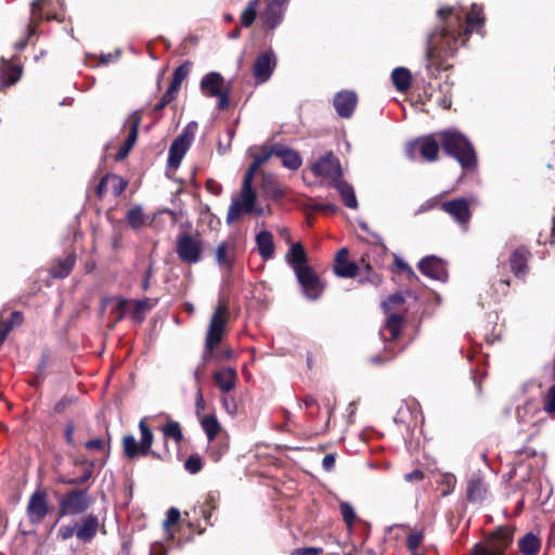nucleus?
Segmentation results:
<instances>
[{"instance_id":"f257e3e1","label":"nucleus","mask_w":555,"mask_h":555,"mask_svg":"<svg viewBox=\"0 0 555 555\" xmlns=\"http://www.w3.org/2000/svg\"><path fill=\"white\" fill-rule=\"evenodd\" d=\"M438 26L427 38V68L430 72L446 69L447 57L464 44L472 33H482L485 23L482 8L473 3L465 13L460 8H440L437 11Z\"/></svg>"},{"instance_id":"f03ea898","label":"nucleus","mask_w":555,"mask_h":555,"mask_svg":"<svg viewBox=\"0 0 555 555\" xmlns=\"http://www.w3.org/2000/svg\"><path fill=\"white\" fill-rule=\"evenodd\" d=\"M444 152L454 157L461 167L466 170L474 169L477 156L469 140L455 129L443 130L438 133Z\"/></svg>"},{"instance_id":"7ed1b4c3","label":"nucleus","mask_w":555,"mask_h":555,"mask_svg":"<svg viewBox=\"0 0 555 555\" xmlns=\"http://www.w3.org/2000/svg\"><path fill=\"white\" fill-rule=\"evenodd\" d=\"M257 195L253 189V184L242 182V189L237 196L232 198L227 215V223L231 224L236 221L243 214H263L262 207L256 206Z\"/></svg>"},{"instance_id":"20e7f679","label":"nucleus","mask_w":555,"mask_h":555,"mask_svg":"<svg viewBox=\"0 0 555 555\" xmlns=\"http://www.w3.org/2000/svg\"><path fill=\"white\" fill-rule=\"evenodd\" d=\"M229 321V308L224 301H219L207 328L205 337V357L211 354L215 348L221 343Z\"/></svg>"},{"instance_id":"39448f33","label":"nucleus","mask_w":555,"mask_h":555,"mask_svg":"<svg viewBox=\"0 0 555 555\" xmlns=\"http://www.w3.org/2000/svg\"><path fill=\"white\" fill-rule=\"evenodd\" d=\"M139 429L141 433L140 441L132 435H127L122 438V448L125 455L128 459H134L137 456H146L149 454L156 455L155 452L151 451L154 435L151 429L146 426L145 418H142L139 423Z\"/></svg>"},{"instance_id":"423d86ee","label":"nucleus","mask_w":555,"mask_h":555,"mask_svg":"<svg viewBox=\"0 0 555 555\" xmlns=\"http://www.w3.org/2000/svg\"><path fill=\"white\" fill-rule=\"evenodd\" d=\"M403 302L404 297L399 293L389 296L387 300L383 301L382 307L384 311L389 313L379 331V335L384 340H393L400 335L404 318L398 313H390V310L393 306L402 305Z\"/></svg>"},{"instance_id":"0eeeda50","label":"nucleus","mask_w":555,"mask_h":555,"mask_svg":"<svg viewBox=\"0 0 555 555\" xmlns=\"http://www.w3.org/2000/svg\"><path fill=\"white\" fill-rule=\"evenodd\" d=\"M201 90L204 95L218 99V108L228 107L230 88L220 73L206 74L201 80Z\"/></svg>"},{"instance_id":"6e6552de","label":"nucleus","mask_w":555,"mask_h":555,"mask_svg":"<svg viewBox=\"0 0 555 555\" xmlns=\"http://www.w3.org/2000/svg\"><path fill=\"white\" fill-rule=\"evenodd\" d=\"M176 251L181 261L197 263L202 259L203 243L198 235L180 233L177 237Z\"/></svg>"},{"instance_id":"1a4fd4ad","label":"nucleus","mask_w":555,"mask_h":555,"mask_svg":"<svg viewBox=\"0 0 555 555\" xmlns=\"http://www.w3.org/2000/svg\"><path fill=\"white\" fill-rule=\"evenodd\" d=\"M60 515H80L91 505V499L87 490L72 489L60 500Z\"/></svg>"},{"instance_id":"9d476101","label":"nucleus","mask_w":555,"mask_h":555,"mask_svg":"<svg viewBox=\"0 0 555 555\" xmlns=\"http://www.w3.org/2000/svg\"><path fill=\"white\" fill-rule=\"evenodd\" d=\"M196 122H190L179 134L169 147L168 153V166L171 168H178L181 164L185 153L190 149L194 140V130L196 129Z\"/></svg>"},{"instance_id":"9b49d317","label":"nucleus","mask_w":555,"mask_h":555,"mask_svg":"<svg viewBox=\"0 0 555 555\" xmlns=\"http://www.w3.org/2000/svg\"><path fill=\"white\" fill-rule=\"evenodd\" d=\"M420 153L422 158L428 163L436 162L439 154V141L435 134L418 138L406 146V156L414 160Z\"/></svg>"},{"instance_id":"f8f14e48","label":"nucleus","mask_w":555,"mask_h":555,"mask_svg":"<svg viewBox=\"0 0 555 555\" xmlns=\"http://www.w3.org/2000/svg\"><path fill=\"white\" fill-rule=\"evenodd\" d=\"M440 208L448 214L464 232L468 231L472 219L470 201L465 197L453 198L441 203Z\"/></svg>"},{"instance_id":"ddd939ff","label":"nucleus","mask_w":555,"mask_h":555,"mask_svg":"<svg viewBox=\"0 0 555 555\" xmlns=\"http://www.w3.org/2000/svg\"><path fill=\"white\" fill-rule=\"evenodd\" d=\"M314 176L331 179L333 184L343 177V170L339 160L333 152H327L321 156L312 166Z\"/></svg>"},{"instance_id":"4468645a","label":"nucleus","mask_w":555,"mask_h":555,"mask_svg":"<svg viewBox=\"0 0 555 555\" xmlns=\"http://www.w3.org/2000/svg\"><path fill=\"white\" fill-rule=\"evenodd\" d=\"M49 514V502L47 493L37 489L29 496L26 515L31 525H39Z\"/></svg>"},{"instance_id":"2eb2a0df","label":"nucleus","mask_w":555,"mask_h":555,"mask_svg":"<svg viewBox=\"0 0 555 555\" xmlns=\"http://www.w3.org/2000/svg\"><path fill=\"white\" fill-rule=\"evenodd\" d=\"M295 274L298 283L301 286L304 295L308 299L315 300L322 295L324 286L311 267L304 269Z\"/></svg>"},{"instance_id":"dca6fc26","label":"nucleus","mask_w":555,"mask_h":555,"mask_svg":"<svg viewBox=\"0 0 555 555\" xmlns=\"http://www.w3.org/2000/svg\"><path fill=\"white\" fill-rule=\"evenodd\" d=\"M289 0H269L262 13V25L266 30H273L283 21Z\"/></svg>"},{"instance_id":"f3484780","label":"nucleus","mask_w":555,"mask_h":555,"mask_svg":"<svg viewBox=\"0 0 555 555\" xmlns=\"http://www.w3.org/2000/svg\"><path fill=\"white\" fill-rule=\"evenodd\" d=\"M237 257V241L235 237H228L216 248L215 259L217 264L231 271Z\"/></svg>"},{"instance_id":"a211bd4d","label":"nucleus","mask_w":555,"mask_h":555,"mask_svg":"<svg viewBox=\"0 0 555 555\" xmlns=\"http://www.w3.org/2000/svg\"><path fill=\"white\" fill-rule=\"evenodd\" d=\"M417 267L424 275H426L433 280L443 282L448 278V272H447L444 263L442 262L441 259H439L436 256L424 257L418 262Z\"/></svg>"},{"instance_id":"6ab92c4d","label":"nucleus","mask_w":555,"mask_h":555,"mask_svg":"<svg viewBox=\"0 0 555 555\" xmlns=\"http://www.w3.org/2000/svg\"><path fill=\"white\" fill-rule=\"evenodd\" d=\"M358 103V96L353 91H339L333 100L336 113L343 118L352 116Z\"/></svg>"},{"instance_id":"aec40b11","label":"nucleus","mask_w":555,"mask_h":555,"mask_svg":"<svg viewBox=\"0 0 555 555\" xmlns=\"http://www.w3.org/2000/svg\"><path fill=\"white\" fill-rule=\"evenodd\" d=\"M275 67V57L272 52L261 53L254 63V76L259 83L267 81Z\"/></svg>"},{"instance_id":"412c9836","label":"nucleus","mask_w":555,"mask_h":555,"mask_svg":"<svg viewBox=\"0 0 555 555\" xmlns=\"http://www.w3.org/2000/svg\"><path fill=\"white\" fill-rule=\"evenodd\" d=\"M543 408L534 399L527 400L522 405L517 408L516 415L520 423L535 425L542 421L541 414Z\"/></svg>"},{"instance_id":"4be33fe9","label":"nucleus","mask_w":555,"mask_h":555,"mask_svg":"<svg viewBox=\"0 0 555 555\" xmlns=\"http://www.w3.org/2000/svg\"><path fill=\"white\" fill-rule=\"evenodd\" d=\"M75 525L77 539L83 543H89L96 535L99 519L96 516L89 514L75 522Z\"/></svg>"},{"instance_id":"5701e85b","label":"nucleus","mask_w":555,"mask_h":555,"mask_svg":"<svg viewBox=\"0 0 555 555\" xmlns=\"http://www.w3.org/2000/svg\"><path fill=\"white\" fill-rule=\"evenodd\" d=\"M271 153L272 156L274 155L281 158L283 166L287 169L297 170L302 164V159L299 153L287 147L286 145L273 144L271 146Z\"/></svg>"},{"instance_id":"b1692460","label":"nucleus","mask_w":555,"mask_h":555,"mask_svg":"<svg viewBox=\"0 0 555 555\" xmlns=\"http://www.w3.org/2000/svg\"><path fill=\"white\" fill-rule=\"evenodd\" d=\"M509 543V535L504 533L500 538L492 540L489 545L476 544L472 555H503Z\"/></svg>"},{"instance_id":"393cba45","label":"nucleus","mask_w":555,"mask_h":555,"mask_svg":"<svg viewBox=\"0 0 555 555\" xmlns=\"http://www.w3.org/2000/svg\"><path fill=\"white\" fill-rule=\"evenodd\" d=\"M22 76V67L17 64L0 60V82L4 87L16 83Z\"/></svg>"},{"instance_id":"a878e982","label":"nucleus","mask_w":555,"mask_h":555,"mask_svg":"<svg viewBox=\"0 0 555 555\" xmlns=\"http://www.w3.org/2000/svg\"><path fill=\"white\" fill-rule=\"evenodd\" d=\"M530 257V251L521 246L514 250L509 257L511 270L517 278H522L527 273V263Z\"/></svg>"},{"instance_id":"bb28decb","label":"nucleus","mask_w":555,"mask_h":555,"mask_svg":"<svg viewBox=\"0 0 555 555\" xmlns=\"http://www.w3.org/2000/svg\"><path fill=\"white\" fill-rule=\"evenodd\" d=\"M212 376L219 389L227 393L234 389L237 372L235 369L229 366L216 371Z\"/></svg>"},{"instance_id":"cd10ccee","label":"nucleus","mask_w":555,"mask_h":555,"mask_svg":"<svg viewBox=\"0 0 555 555\" xmlns=\"http://www.w3.org/2000/svg\"><path fill=\"white\" fill-rule=\"evenodd\" d=\"M286 261L291 264L295 273L309 268L306 251L300 243H295L289 247L286 254Z\"/></svg>"},{"instance_id":"c85d7f7f","label":"nucleus","mask_w":555,"mask_h":555,"mask_svg":"<svg viewBox=\"0 0 555 555\" xmlns=\"http://www.w3.org/2000/svg\"><path fill=\"white\" fill-rule=\"evenodd\" d=\"M255 240L260 257L263 260L273 258L275 247L272 233L267 230L260 231Z\"/></svg>"},{"instance_id":"c756f323","label":"nucleus","mask_w":555,"mask_h":555,"mask_svg":"<svg viewBox=\"0 0 555 555\" xmlns=\"http://www.w3.org/2000/svg\"><path fill=\"white\" fill-rule=\"evenodd\" d=\"M518 547L522 555H538L541 548V540L533 532H528L519 539Z\"/></svg>"},{"instance_id":"7c9ffc66","label":"nucleus","mask_w":555,"mask_h":555,"mask_svg":"<svg viewBox=\"0 0 555 555\" xmlns=\"http://www.w3.org/2000/svg\"><path fill=\"white\" fill-rule=\"evenodd\" d=\"M334 186L339 192V194H340V196H341V198L344 201V204L348 208H351V209H357L358 208V201H357V197H356V193H354L353 186L351 184H349L348 182H346L345 180H343L340 178L339 180H337L334 183Z\"/></svg>"},{"instance_id":"2f4dec72","label":"nucleus","mask_w":555,"mask_h":555,"mask_svg":"<svg viewBox=\"0 0 555 555\" xmlns=\"http://www.w3.org/2000/svg\"><path fill=\"white\" fill-rule=\"evenodd\" d=\"M487 494L486 483L479 477H472L467 485V499L470 502H479Z\"/></svg>"},{"instance_id":"473e14b6","label":"nucleus","mask_w":555,"mask_h":555,"mask_svg":"<svg viewBox=\"0 0 555 555\" xmlns=\"http://www.w3.org/2000/svg\"><path fill=\"white\" fill-rule=\"evenodd\" d=\"M391 80L398 91L404 92L411 86L412 76L405 67H397L391 73Z\"/></svg>"},{"instance_id":"72a5a7b5","label":"nucleus","mask_w":555,"mask_h":555,"mask_svg":"<svg viewBox=\"0 0 555 555\" xmlns=\"http://www.w3.org/2000/svg\"><path fill=\"white\" fill-rule=\"evenodd\" d=\"M75 262V254H70L64 259H59L56 264L51 269V275L56 279L66 278L72 272Z\"/></svg>"},{"instance_id":"f704fd0d","label":"nucleus","mask_w":555,"mask_h":555,"mask_svg":"<svg viewBox=\"0 0 555 555\" xmlns=\"http://www.w3.org/2000/svg\"><path fill=\"white\" fill-rule=\"evenodd\" d=\"M271 156H272L271 149L267 152L256 155L253 163L250 164V166L248 167V169L244 176L243 182L253 184V180H254L256 172L266 162L269 160V158Z\"/></svg>"},{"instance_id":"c9c22d12","label":"nucleus","mask_w":555,"mask_h":555,"mask_svg":"<svg viewBox=\"0 0 555 555\" xmlns=\"http://www.w3.org/2000/svg\"><path fill=\"white\" fill-rule=\"evenodd\" d=\"M140 121H141V116L138 112L132 113L127 120V124L129 126V132H128L127 139L125 140L124 144L130 149H132V146L134 145V143L137 141Z\"/></svg>"},{"instance_id":"e433bc0d","label":"nucleus","mask_w":555,"mask_h":555,"mask_svg":"<svg viewBox=\"0 0 555 555\" xmlns=\"http://www.w3.org/2000/svg\"><path fill=\"white\" fill-rule=\"evenodd\" d=\"M191 67L192 63L190 61H185L173 70L172 78L169 85L170 87H172V90L179 91L181 83L189 76Z\"/></svg>"},{"instance_id":"4c0bfd02","label":"nucleus","mask_w":555,"mask_h":555,"mask_svg":"<svg viewBox=\"0 0 555 555\" xmlns=\"http://www.w3.org/2000/svg\"><path fill=\"white\" fill-rule=\"evenodd\" d=\"M201 425L209 441H212L220 431V424L214 414L205 415Z\"/></svg>"},{"instance_id":"58836bf2","label":"nucleus","mask_w":555,"mask_h":555,"mask_svg":"<svg viewBox=\"0 0 555 555\" xmlns=\"http://www.w3.org/2000/svg\"><path fill=\"white\" fill-rule=\"evenodd\" d=\"M153 306L154 305L149 298L131 302V318L137 322H141L144 319V314L146 313V311L151 310Z\"/></svg>"},{"instance_id":"ea45409f","label":"nucleus","mask_w":555,"mask_h":555,"mask_svg":"<svg viewBox=\"0 0 555 555\" xmlns=\"http://www.w3.org/2000/svg\"><path fill=\"white\" fill-rule=\"evenodd\" d=\"M126 218L129 225L134 230L142 228L146 222V217L143 212V209L139 205L131 207L127 211Z\"/></svg>"},{"instance_id":"a19ab883","label":"nucleus","mask_w":555,"mask_h":555,"mask_svg":"<svg viewBox=\"0 0 555 555\" xmlns=\"http://www.w3.org/2000/svg\"><path fill=\"white\" fill-rule=\"evenodd\" d=\"M162 433L165 438L172 439L176 443H180L183 440V434L180 424L175 421L167 422L162 427Z\"/></svg>"},{"instance_id":"79ce46f5","label":"nucleus","mask_w":555,"mask_h":555,"mask_svg":"<svg viewBox=\"0 0 555 555\" xmlns=\"http://www.w3.org/2000/svg\"><path fill=\"white\" fill-rule=\"evenodd\" d=\"M542 408L543 412L550 416H555V384L551 386L542 396Z\"/></svg>"},{"instance_id":"37998d69","label":"nucleus","mask_w":555,"mask_h":555,"mask_svg":"<svg viewBox=\"0 0 555 555\" xmlns=\"http://www.w3.org/2000/svg\"><path fill=\"white\" fill-rule=\"evenodd\" d=\"M23 322V315L21 312H13L11 318L7 322H0V345L5 340L8 334L13 330L15 325H20Z\"/></svg>"},{"instance_id":"c03bdc74","label":"nucleus","mask_w":555,"mask_h":555,"mask_svg":"<svg viewBox=\"0 0 555 555\" xmlns=\"http://www.w3.org/2000/svg\"><path fill=\"white\" fill-rule=\"evenodd\" d=\"M334 273L339 278H354L358 274V266L353 261H344L334 264Z\"/></svg>"},{"instance_id":"a18cd8bd","label":"nucleus","mask_w":555,"mask_h":555,"mask_svg":"<svg viewBox=\"0 0 555 555\" xmlns=\"http://www.w3.org/2000/svg\"><path fill=\"white\" fill-rule=\"evenodd\" d=\"M259 0H250L241 14V24L243 27H249L253 25L257 17V8Z\"/></svg>"},{"instance_id":"49530a36","label":"nucleus","mask_w":555,"mask_h":555,"mask_svg":"<svg viewBox=\"0 0 555 555\" xmlns=\"http://www.w3.org/2000/svg\"><path fill=\"white\" fill-rule=\"evenodd\" d=\"M50 5V0H34L31 2V20L33 21H36V20H40V18H46V20H54V18H57L56 15H50L49 13L47 14H41V11L49 7Z\"/></svg>"},{"instance_id":"de8ad7c7","label":"nucleus","mask_w":555,"mask_h":555,"mask_svg":"<svg viewBox=\"0 0 555 555\" xmlns=\"http://www.w3.org/2000/svg\"><path fill=\"white\" fill-rule=\"evenodd\" d=\"M339 509L348 529L351 530L357 519L353 506L348 502H341L339 505Z\"/></svg>"},{"instance_id":"09e8293b","label":"nucleus","mask_w":555,"mask_h":555,"mask_svg":"<svg viewBox=\"0 0 555 555\" xmlns=\"http://www.w3.org/2000/svg\"><path fill=\"white\" fill-rule=\"evenodd\" d=\"M424 534L420 530H414L408 534L406 546L410 552H417L418 547L423 543Z\"/></svg>"},{"instance_id":"8fccbe9b","label":"nucleus","mask_w":555,"mask_h":555,"mask_svg":"<svg viewBox=\"0 0 555 555\" xmlns=\"http://www.w3.org/2000/svg\"><path fill=\"white\" fill-rule=\"evenodd\" d=\"M184 468L190 474H196V473L201 472V469L203 468V462H202L201 456L197 454L190 455L186 459V461L184 462Z\"/></svg>"},{"instance_id":"3c124183","label":"nucleus","mask_w":555,"mask_h":555,"mask_svg":"<svg viewBox=\"0 0 555 555\" xmlns=\"http://www.w3.org/2000/svg\"><path fill=\"white\" fill-rule=\"evenodd\" d=\"M92 476V468H87L85 470V473L77 477V478H65V477H62L60 478V482L64 483V485H83L85 482H87Z\"/></svg>"},{"instance_id":"603ef678","label":"nucleus","mask_w":555,"mask_h":555,"mask_svg":"<svg viewBox=\"0 0 555 555\" xmlns=\"http://www.w3.org/2000/svg\"><path fill=\"white\" fill-rule=\"evenodd\" d=\"M76 535V525H63L57 530V538L62 541L68 540Z\"/></svg>"},{"instance_id":"864d4df0","label":"nucleus","mask_w":555,"mask_h":555,"mask_svg":"<svg viewBox=\"0 0 555 555\" xmlns=\"http://www.w3.org/2000/svg\"><path fill=\"white\" fill-rule=\"evenodd\" d=\"M178 90H172V87L169 86L167 91L163 94L160 101L156 105L157 109L164 108L166 105H168L177 95Z\"/></svg>"},{"instance_id":"5fc2aeb1","label":"nucleus","mask_w":555,"mask_h":555,"mask_svg":"<svg viewBox=\"0 0 555 555\" xmlns=\"http://www.w3.org/2000/svg\"><path fill=\"white\" fill-rule=\"evenodd\" d=\"M180 519V512L176 507H170L167 512L166 519L164 520L163 525L165 528H168L169 526L178 522Z\"/></svg>"},{"instance_id":"6e6d98bb","label":"nucleus","mask_w":555,"mask_h":555,"mask_svg":"<svg viewBox=\"0 0 555 555\" xmlns=\"http://www.w3.org/2000/svg\"><path fill=\"white\" fill-rule=\"evenodd\" d=\"M111 181L114 183L115 195H120L126 189L127 182L117 176H111Z\"/></svg>"},{"instance_id":"4d7b16f0","label":"nucleus","mask_w":555,"mask_h":555,"mask_svg":"<svg viewBox=\"0 0 555 555\" xmlns=\"http://www.w3.org/2000/svg\"><path fill=\"white\" fill-rule=\"evenodd\" d=\"M322 550L319 547H300L292 552L291 555H320Z\"/></svg>"},{"instance_id":"13d9d810","label":"nucleus","mask_w":555,"mask_h":555,"mask_svg":"<svg viewBox=\"0 0 555 555\" xmlns=\"http://www.w3.org/2000/svg\"><path fill=\"white\" fill-rule=\"evenodd\" d=\"M438 203H439V197L438 196H434L431 198H428L426 202H424L421 205V207L418 209V212L429 211V210L436 208Z\"/></svg>"},{"instance_id":"bf43d9fd","label":"nucleus","mask_w":555,"mask_h":555,"mask_svg":"<svg viewBox=\"0 0 555 555\" xmlns=\"http://www.w3.org/2000/svg\"><path fill=\"white\" fill-rule=\"evenodd\" d=\"M85 446L88 450L102 451L105 448V441L101 438L91 439V440H88Z\"/></svg>"},{"instance_id":"052dcab7","label":"nucleus","mask_w":555,"mask_h":555,"mask_svg":"<svg viewBox=\"0 0 555 555\" xmlns=\"http://www.w3.org/2000/svg\"><path fill=\"white\" fill-rule=\"evenodd\" d=\"M395 263H396V267L398 269H400L401 271L406 272L410 276L416 278L415 272L413 271V269L404 260H402L401 258L396 257L395 258Z\"/></svg>"},{"instance_id":"680f3d73","label":"nucleus","mask_w":555,"mask_h":555,"mask_svg":"<svg viewBox=\"0 0 555 555\" xmlns=\"http://www.w3.org/2000/svg\"><path fill=\"white\" fill-rule=\"evenodd\" d=\"M424 472L421 469H414L411 473L404 475V480L408 482L421 481L424 479Z\"/></svg>"},{"instance_id":"e2e57ef3","label":"nucleus","mask_w":555,"mask_h":555,"mask_svg":"<svg viewBox=\"0 0 555 555\" xmlns=\"http://www.w3.org/2000/svg\"><path fill=\"white\" fill-rule=\"evenodd\" d=\"M108 181H111V176H108V175L103 177L100 180V182H99V184L96 186V194H98V196L100 198H102L105 195L106 190H107L106 184H107Z\"/></svg>"},{"instance_id":"0e129e2a","label":"nucleus","mask_w":555,"mask_h":555,"mask_svg":"<svg viewBox=\"0 0 555 555\" xmlns=\"http://www.w3.org/2000/svg\"><path fill=\"white\" fill-rule=\"evenodd\" d=\"M74 433H75V425L73 422H68L66 424L64 435H65L66 442L70 446L74 444Z\"/></svg>"},{"instance_id":"69168bd1","label":"nucleus","mask_w":555,"mask_h":555,"mask_svg":"<svg viewBox=\"0 0 555 555\" xmlns=\"http://www.w3.org/2000/svg\"><path fill=\"white\" fill-rule=\"evenodd\" d=\"M75 401L73 397H64L62 398L55 405V411L57 413H62L69 404Z\"/></svg>"},{"instance_id":"338daca9","label":"nucleus","mask_w":555,"mask_h":555,"mask_svg":"<svg viewBox=\"0 0 555 555\" xmlns=\"http://www.w3.org/2000/svg\"><path fill=\"white\" fill-rule=\"evenodd\" d=\"M222 404L230 414H234L236 412L235 400L232 397L222 398Z\"/></svg>"},{"instance_id":"774afa93","label":"nucleus","mask_w":555,"mask_h":555,"mask_svg":"<svg viewBox=\"0 0 555 555\" xmlns=\"http://www.w3.org/2000/svg\"><path fill=\"white\" fill-rule=\"evenodd\" d=\"M206 188H207L208 192L214 195H219L222 192L221 184L214 180H208L206 183Z\"/></svg>"}]
</instances>
